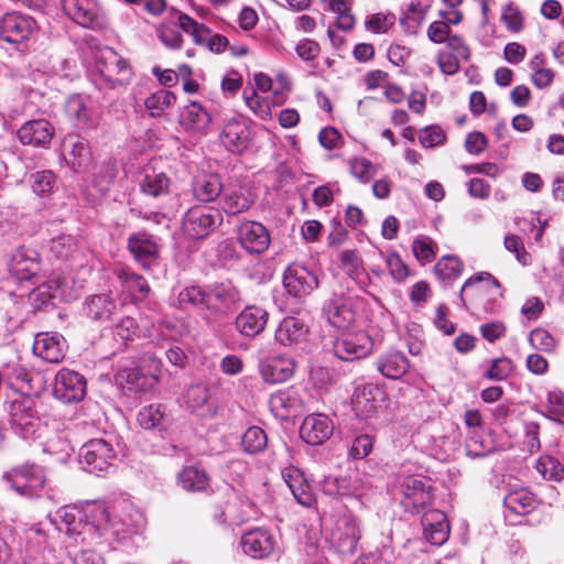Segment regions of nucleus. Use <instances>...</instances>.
<instances>
[{"instance_id":"1","label":"nucleus","mask_w":564,"mask_h":564,"mask_svg":"<svg viewBox=\"0 0 564 564\" xmlns=\"http://www.w3.org/2000/svg\"><path fill=\"white\" fill-rule=\"evenodd\" d=\"M95 66L100 84L107 89L126 86L133 76L132 66L129 61L109 46L96 50Z\"/></svg>"},{"instance_id":"2","label":"nucleus","mask_w":564,"mask_h":564,"mask_svg":"<svg viewBox=\"0 0 564 564\" xmlns=\"http://www.w3.org/2000/svg\"><path fill=\"white\" fill-rule=\"evenodd\" d=\"M224 221L219 209L204 205L192 206L183 216V231L192 239L208 237Z\"/></svg>"},{"instance_id":"3","label":"nucleus","mask_w":564,"mask_h":564,"mask_svg":"<svg viewBox=\"0 0 564 564\" xmlns=\"http://www.w3.org/2000/svg\"><path fill=\"white\" fill-rule=\"evenodd\" d=\"M318 285L317 274L300 263L290 264L283 272L284 290L299 302L305 301Z\"/></svg>"},{"instance_id":"4","label":"nucleus","mask_w":564,"mask_h":564,"mask_svg":"<svg viewBox=\"0 0 564 564\" xmlns=\"http://www.w3.org/2000/svg\"><path fill=\"white\" fill-rule=\"evenodd\" d=\"M79 457L88 473L100 476L112 467L116 452L105 440L94 438L82 446Z\"/></svg>"},{"instance_id":"5","label":"nucleus","mask_w":564,"mask_h":564,"mask_svg":"<svg viewBox=\"0 0 564 564\" xmlns=\"http://www.w3.org/2000/svg\"><path fill=\"white\" fill-rule=\"evenodd\" d=\"M241 302V291L230 280L217 282L207 288V311L213 315L231 313Z\"/></svg>"},{"instance_id":"6","label":"nucleus","mask_w":564,"mask_h":564,"mask_svg":"<svg viewBox=\"0 0 564 564\" xmlns=\"http://www.w3.org/2000/svg\"><path fill=\"white\" fill-rule=\"evenodd\" d=\"M180 28L185 33L189 34L195 44L205 46L213 53H223L229 42L228 39L221 34L214 33L209 28L204 24L197 23L188 14L175 11Z\"/></svg>"},{"instance_id":"7","label":"nucleus","mask_w":564,"mask_h":564,"mask_svg":"<svg viewBox=\"0 0 564 564\" xmlns=\"http://www.w3.org/2000/svg\"><path fill=\"white\" fill-rule=\"evenodd\" d=\"M402 505L411 513H421L433 503L431 487L421 476H406L401 484Z\"/></svg>"},{"instance_id":"8","label":"nucleus","mask_w":564,"mask_h":564,"mask_svg":"<svg viewBox=\"0 0 564 564\" xmlns=\"http://www.w3.org/2000/svg\"><path fill=\"white\" fill-rule=\"evenodd\" d=\"M465 291L471 292L473 301H479L481 297H487V302L489 304L495 303L497 299L502 297L500 282L489 272L477 273L465 281L459 292V300L464 307H466V300L464 296Z\"/></svg>"},{"instance_id":"9","label":"nucleus","mask_w":564,"mask_h":564,"mask_svg":"<svg viewBox=\"0 0 564 564\" xmlns=\"http://www.w3.org/2000/svg\"><path fill=\"white\" fill-rule=\"evenodd\" d=\"M361 535L360 521L352 514H344L336 522L332 540L340 554L352 555Z\"/></svg>"},{"instance_id":"10","label":"nucleus","mask_w":564,"mask_h":564,"mask_svg":"<svg viewBox=\"0 0 564 564\" xmlns=\"http://www.w3.org/2000/svg\"><path fill=\"white\" fill-rule=\"evenodd\" d=\"M237 240L248 253L261 254L269 249L271 237L263 224L256 220H243L237 227Z\"/></svg>"},{"instance_id":"11","label":"nucleus","mask_w":564,"mask_h":564,"mask_svg":"<svg viewBox=\"0 0 564 564\" xmlns=\"http://www.w3.org/2000/svg\"><path fill=\"white\" fill-rule=\"evenodd\" d=\"M254 204L249 188L240 183H227L219 198V210L227 216H238L248 212Z\"/></svg>"},{"instance_id":"12","label":"nucleus","mask_w":564,"mask_h":564,"mask_svg":"<svg viewBox=\"0 0 564 564\" xmlns=\"http://www.w3.org/2000/svg\"><path fill=\"white\" fill-rule=\"evenodd\" d=\"M86 393V380L75 370L61 369L55 377L54 394L64 403L79 402Z\"/></svg>"},{"instance_id":"13","label":"nucleus","mask_w":564,"mask_h":564,"mask_svg":"<svg viewBox=\"0 0 564 564\" xmlns=\"http://www.w3.org/2000/svg\"><path fill=\"white\" fill-rule=\"evenodd\" d=\"M127 248L133 256V259L140 263L144 270H149L156 263L160 248L154 240L153 235L142 230L133 232L127 240Z\"/></svg>"},{"instance_id":"14","label":"nucleus","mask_w":564,"mask_h":564,"mask_svg":"<svg viewBox=\"0 0 564 564\" xmlns=\"http://www.w3.org/2000/svg\"><path fill=\"white\" fill-rule=\"evenodd\" d=\"M372 347L373 343L366 333L346 334L334 343V354L341 360L354 361L367 357Z\"/></svg>"},{"instance_id":"15","label":"nucleus","mask_w":564,"mask_h":564,"mask_svg":"<svg viewBox=\"0 0 564 564\" xmlns=\"http://www.w3.org/2000/svg\"><path fill=\"white\" fill-rule=\"evenodd\" d=\"M48 518L59 532L65 533L68 545L76 546L84 542V532L88 524L74 508H59L54 517L48 516Z\"/></svg>"},{"instance_id":"16","label":"nucleus","mask_w":564,"mask_h":564,"mask_svg":"<svg viewBox=\"0 0 564 564\" xmlns=\"http://www.w3.org/2000/svg\"><path fill=\"white\" fill-rule=\"evenodd\" d=\"M152 370L144 373L141 368H128L122 371L120 377L124 379L128 390L133 392H143L152 389L159 382L161 376V360L155 357L144 359Z\"/></svg>"},{"instance_id":"17","label":"nucleus","mask_w":564,"mask_h":564,"mask_svg":"<svg viewBox=\"0 0 564 564\" xmlns=\"http://www.w3.org/2000/svg\"><path fill=\"white\" fill-rule=\"evenodd\" d=\"M54 126L45 119H33L23 123L17 131L23 145L47 148L54 137Z\"/></svg>"},{"instance_id":"18","label":"nucleus","mask_w":564,"mask_h":564,"mask_svg":"<svg viewBox=\"0 0 564 564\" xmlns=\"http://www.w3.org/2000/svg\"><path fill=\"white\" fill-rule=\"evenodd\" d=\"M333 421L325 414L307 415L300 427L301 438L313 446L322 445L333 435Z\"/></svg>"},{"instance_id":"19","label":"nucleus","mask_w":564,"mask_h":564,"mask_svg":"<svg viewBox=\"0 0 564 564\" xmlns=\"http://www.w3.org/2000/svg\"><path fill=\"white\" fill-rule=\"evenodd\" d=\"M422 512L421 524L424 539L433 545H443L451 533L446 514L437 509H429Z\"/></svg>"},{"instance_id":"20","label":"nucleus","mask_w":564,"mask_h":564,"mask_svg":"<svg viewBox=\"0 0 564 564\" xmlns=\"http://www.w3.org/2000/svg\"><path fill=\"white\" fill-rule=\"evenodd\" d=\"M33 24L29 17L17 12L6 13L0 21V37L11 44L22 43L32 33Z\"/></svg>"},{"instance_id":"21","label":"nucleus","mask_w":564,"mask_h":564,"mask_svg":"<svg viewBox=\"0 0 564 564\" xmlns=\"http://www.w3.org/2000/svg\"><path fill=\"white\" fill-rule=\"evenodd\" d=\"M384 392L373 383L358 387L352 395V409L358 416L370 417L381 406Z\"/></svg>"},{"instance_id":"22","label":"nucleus","mask_w":564,"mask_h":564,"mask_svg":"<svg viewBox=\"0 0 564 564\" xmlns=\"http://www.w3.org/2000/svg\"><path fill=\"white\" fill-rule=\"evenodd\" d=\"M328 322L338 329H347L354 325L357 312L354 299L344 294H334L326 307Z\"/></svg>"},{"instance_id":"23","label":"nucleus","mask_w":564,"mask_h":564,"mask_svg":"<svg viewBox=\"0 0 564 564\" xmlns=\"http://www.w3.org/2000/svg\"><path fill=\"white\" fill-rule=\"evenodd\" d=\"M241 546L245 554L253 558H264L273 553L275 540L270 531L257 528L241 536Z\"/></svg>"},{"instance_id":"24","label":"nucleus","mask_w":564,"mask_h":564,"mask_svg":"<svg viewBox=\"0 0 564 564\" xmlns=\"http://www.w3.org/2000/svg\"><path fill=\"white\" fill-rule=\"evenodd\" d=\"M64 12L77 24L99 29L105 25V18L95 2H62Z\"/></svg>"},{"instance_id":"25","label":"nucleus","mask_w":564,"mask_h":564,"mask_svg":"<svg viewBox=\"0 0 564 564\" xmlns=\"http://www.w3.org/2000/svg\"><path fill=\"white\" fill-rule=\"evenodd\" d=\"M259 370L263 381L269 384H276L293 377L295 364L290 358L272 356L260 362Z\"/></svg>"},{"instance_id":"26","label":"nucleus","mask_w":564,"mask_h":564,"mask_svg":"<svg viewBox=\"0 0 564 564\" xmlns=\"http://www.w3.org/2000/svg\"><path fill=\"white\" fill-rule=\"evenodd\" d=\"M35 402L30 397L18 399L10 405V423L24 433H32L40 421L34 408Z\"/></svg>"},{"instance_id":"27","label":"nucleus","mask_w":564,"mask_h":564,"mask_svg":"<svg viewBox=\"0 0 564 564\" xmlns=\"http://www.w3.org/2000/svg\"><path fill=\"white\" fill-rule=\"evenodd\" d=\"M304 406V401L293 388L279 390L270 398V408L280 417L295 416Z\"/></svg>"},{"instance_id":"28","label":"nucleus","mask_w":564,"mask_h":564,"mask_svg":"<svg viewBox=\"0 0 564 564\" xmlns=\"http://www.w3.org/2000/svg\"><path fill=\"white\" fill-rule=\"evenodd\" d=\"M33 351L47 362L58 364L65 358V340L48 333L39 334L33 344Z\"/></svg>"},{"instance_id":"29","label":"nucleus","mask_w":564,"mask_h":564,"mask_svg":"<svg viewBox=\"0 0 564 564\" xmlns=\"http://www.w3.org/2000/svg\"><path fill=\"white\" fill-rule=\"evenodd\" d=\"M268 313L259 306H247L236 318L237 329L245 336L260 334L268 323Z\"/></svg>"},{"instance_id":"30","label":"nucleus","mask_w":564,"mask_h":564,"mask_svg":"<svg viewBox=\"0 0 564 564\" xmlns=\"http://www.w3.org/2000/svg\"><path fill=\"white\" fill-rule=\"evenodd\" d=\"M225 185L219 174H204L194 181L193 195L200 203H213L220 198Z\"/></svg>"},{"instance_id":"31","label":"nucleus","mask_w":564,"mask_h":564,"mask_svg":"<svg viewBox=\"0 0 564 564\" xmlns=\"http://www.w3.org/2000/svg\"><path fill=\"white\" fill-rule=\"evenodd\" d=\"M248 129L246 124L236 119H229L220 134L224 145L232 153H240L248 147Z\"/></svg>"},{"instance_id":"32","label":"nucleus","mask_w":564,"mask_h":564,"mask_svg":"<svg viewBox=\"0 0 564 564\" xmlns=\"http://www.w3.org/2000/svg\"><path fill=\"white\" fill-rule=\"evenodd\" d=\"M117 302L111 291L94 294L86 301L87 315L95 321H109L117 311Z\"/></svg>"},{"instance_id":"33","label":"nucleus","mask_w":564,"mask_h":564,"mask_svg":"<svg viewBox=\"0 0 564 564\" xmlns=\"http://www.w3.org/2000/svg\"><path fill=\"white\" fill-rule=\"evenodd\" d=\"M503 506L510 514L525 516L538 506L536 496L525 488L511 490L505 496Z\"/></svg>"},{"instance_id":"34","label":"nucleus","mask_w":564,"mask_h":564,"mask_svg":"<svg viewBox=\"0 0 564 564\" xmlns=\"http://www.w3.org/2000/svg\"><path fill=\"white\" fill-rule=\"evenodd\" d=\"M307 326L296 317H285L275 329V339L283 346L299 343L307 334Z\"/></svg>"},{"instance_id":"35","label":"nucleus","mask_w":564,"mask_h":564,"mask_svg":"<svg viewBox=\"0 0 564 564\" xmlns=\"http://www.w3.org/2000/svg\"><path fill=\"white\" fill-rule=\"evenodd\" d=\"M212 121L209 112L196 101L185 106L180 113L178 123L186 130L202 131Z\"/></svg>"},{"instance_id":"36","label":"nucleus","mask_w":564,"mask_h":564,"mask_svg":"<svg viewBox=\"0 0 564 564\" xmlns=\"http://www.w3.org/2000/svg\"><path fill=\"white\" fill-rule=\"evenodd\" d=\"M408 358L400 351H390L377 360V369L389 379H400L409 370Z\"/></svg>"},{"instance_id":"37","label":"nucleus","mask_w":564,"mask_h":564,"mask_svg":"<svg viewBox=\"0 0 564 564\" xmlns=\"http://www.w3.org/2000/svg\"><path fill=\"white\" fill-rule=\"evenodd\" d=\"M171 186L170 177L162 171L145 169L143 178L140 182L141 193L151 197H160L169 194Z\"/></svg>"},{"instance_id":"38","label":"nucleus","mask_w":564,"mask_h":564,"mask_svg":"<svg viewBox=\"0 0 564 564\" xmlns=\"http://www.w3.org/2000/svg\"><path fill=\"white\" fill-rule=\"evenodd\" d=\"M358 476H328L323 481V490L329 496H359L361 494Z\"/></svg>"},{"instance_id":"39","label":"nucleus","mask_w":564,"mask_h":564,"mask_svg":"<svg viewBox=\"0 0 564 564\" xmlns=\"http://www.w3.org/2000/svg\"><path fill=\"white\" fill-rule=\"evenodd\" d=\"M113 273L133 299L141 301L149 294L150 286L142 275L129 268H118Z\"/></svg>"},{"instance_id":"40","label":"nucleus","mask_w":564,"mask_h":564,"mask_svg":"<svg viewBox=\"0 0 564 564\" xmlns=\"http://www.w3.org/2000/svg\"><path fill=\"white\" fill-rule=\"evenodd\" d=\"M178 484L186 491L203 492L209 487L210 478L197 466H185L177 475Z\"/></svg>"},{"instance_id":"41","label":"nucleus","mask_w":564,"mask_h":564,"mask_svg":"<svg viewBox=\"0 0 564 564\" xmlns=\"http://www.w3.org/2000/svg\"><path fill=\"white\" fill-rule=\"evenodd\" d=\"M175 11H177L174 8H171V21L170 22H161L156 26V34L160 41L170 50H181L183 46V35L180 30V22L177 20V17L175 14Z\"/></svg>"},{"instance_id":"42","label":"nucleus","mask_w":564,"mask_h":564,"mask_svg":"<svg viewBox=\"0 0 564 564\" xmlns=\"http://www.w3.org/2000/svg\"><path fill=\"white\" fill-rule=\"evenodd\" d=\"M65 115L78 128H87L91 123V110L82 95H72L66 100Z\"/></svg>"},{"instance_id":"43","label":"nucleus","mask_w":564,"mask_h":564,"mask_svg":"<svg viewBox=\"0 0 564 564\" xmlns=\"http://www.w3.org/2000/svg\"><path fill=\"white\" fill-rule=\"evenodd\" d=\"M137 420L142 429L152 430L163 427L170 420V413L164 404H149L139 411Z\"/></svg>"},{"instance_id":"44","label":"nucleus","mask_w":564,"mask_h":564,"mask_svg":"<svg viewBox=\"0 0 564 564\" xmlns=\"http://www.w3.org/2000/svg\"><path fill=\"white\" fill-rule=\"evenodd\" d=\"M64 148H69L67 162L75 172L82 171L90 162V150L85 140L68 138L64 141Z\"/></svg>"},{"instance_id":"45","label":"nucleus","mask_w":564,"mask_h":564,"mask_svg":"<svg viewBox=\"0 0 564 564\" xmlns=\"http://www.w3.org/2000/svg\"><path fill=\"white\" fill-rule=\"evenodd\" d=\"M4 478L8 481H23L24 484H30L33 487H44L46 481L43 470L35 465H22L14 467L4 476Z\"/></svg>"},{"instance_id":"46","label":"nucleus","mask_w":564,"mask_h":564,"mask_svg":"<svg viewBox=\"0 0 564 564\" xmlns=\"http://www.w3.org/2000/svg\"><path fill=\"white\" fill-rule=\"evenodd\" d=\"M185 400L187 405L200 415L212 413V406L208 403L209 391L208 388L203 383H196L189 386L186 391Z\"/></svg>"},{"instance_id":"47","label":"nucleus","mask_w":564,"mask_h":564,"mask_svg":"<svg viewBox=\"0 0 564 564\" xmlns=\"http://www.w3.org/2000/svg\"><path fill=\"white\" fill-rule=\"evenodd\" d=\"M77 251V241L70 235L62 234L48 242V252L57 260H69Z\"/></svg>"},{"instance_id":"48","label":"nucleus","mask_w":564,"mask_h":564,"mask_svg":"<svg viewBox=\"0 0 564 564\" xmlns=\"http://www.w3.org/2000/svg\"><path fill=\"white\" fill-rule=\"evenodd\" d=\"M176 102L174 93L166 89H159L144 100V107L151 117H160L163 112Z\"/></svg>"},{"instance_id":"49","label":"nucleus","mask_w":564,"mask_h":564,"mask_svg":"<svg viewBox=\"0 0 564 564\" xmlns=\"http://www.w3.org/2000/svg\"><path fill=\"white\" fill-rule=\"evenodd\" d=\"M9 369V378L12 380V384L15 386L20 393L30 397L31 394H36L39 392L40 389L34 387L33 377L26 367L20 364H14L10 366Z\"/></svg>"},{"instance_id":"50","label":"nucleus","mask_w":564,"mask_h":564,"mask_svg":"<svg viewBox=\"0 0 564 564\" xmlns=\"http://www.w3.org/2000/svg\"><path fill=\"white\" fill-rule=\"evenodd\" d=\"M433 270L437 279L453 280L463 273L464 263L456 256H444L438 259Z\"/></svg>"},{"instance_id":"51","label":"nucleus","mask_w":564,"mask_h":564,"mask_svg":"<svg viewBox=\"0 0 564 564\" xmlns=\"http://www.w3.org/2000/svg\"><path fill=\"white\" fill-rule=\"evenodd\" d=\"M535 468L545 480L556 482L564 480V467L561 462L553 456H541L536 460Z\"/></svg>"},{"instance_id":"52","label":"nucleus","mask_w":564,"mask_h":564,"mask_svg":"<svg viewBox=\"0 0 564 564\" xmlns=\"http://www.w3.org/2000/svg\"><path fill=\"white\" fill-rule=\"evenodd\" d=\"M241 445L246 453L259 454L268 445V436L259 426L249 427L241 437Z\"/></svg>"},{"instance_id":"53","label":"nucleus","mask_w":564,"mask_h":564,"mask_svg":"<svg viewBox=\"0 0 564 564\" xmlns=\"http://www.w3.org/2000/svg\"><path fill=\"white\" fill-rule=\"evenodd\" d=\"M437 249V243L429 236H419L412 243L413 254L421 264L432 262L436 258Z\"/></svg>"},{"instance_id":"54","label":"nucleus","mask_w":564,"mask_h":564,"mask_svg":"<svg viewBox=\"0 0 564 564\" xmlns=\"http://www.w3.org/2000/svg\"><path fill=\"white\" fill-rule=\"evenodd\" d=\"M177 299L181 306L191 305L197 310L207 311V289L198 285L187 286L178 293Z\"/></svg>"},{"instance_id":"55","label":"nucleus","mask_w":564,"mask_h":564,"mask_svg":"<svg viewBox=\"0 0 564 564\" xmlns=\"http://www.w3.org/2000/svg\"><path fill=\"white\" fill-rule=\"evenodd\" d=\"M530 345L546 354L554 352L557 346L556 339L553 335L542 327L534 328L529 335Z\"/></svg>"},{"instance_id":"56","label":"nucleus","mask_w":564,"mask_h":564,"mask_svg":"<svg viewBox=\"0 0 564 564\" xmlns=\"http://www.w3.org/2000/svg\"><path fill=\"white\" fill-rule=\"evenodd\" d=\"M350 173L361 183H369L377 174V167L366 158H352L348 162Z\"/></svg>"},{"instance_id":"57","label":"nucleus","mask_w":564,"mask_h":564,"mask_svg":"<svg viewBox=\"0 0 564 564\" xmlns=\"http://www.w3.org/2000/svg\"><path fill=\"white\" fill-rule=\"evenodd\" d=\"M328 9L336 14V26L338 29L350 31L355 26L356 21L349 2H328Z\"/></svg>"},{"instance_id":"58","label":"nucleus","mask_w":564,"mask_h":564,"mask_svg":"<svg viewBox=\"0 0 564 564\" xmlns=\"http://www.w3.org/2000/svg\"><path fill=\"white\" fill-rule=\"evenodd\" d=\"M513 369L511 359L507 357L496 358L491 361L489 369L484 373V377L492 381L506 380Z\"/></svg>"},{"instance_id":"59","label":"nucleus","mask_w":564,"mask_h":564,"mask_svg":"<svg viewBox=\"0 0 564 564\" xmlns=\"http://www.w3.org/2000/svg\"><path fill=\"white\" fill-rule=\"evenodd\" d=\"M117 174L118 170L115 162H102L97 166V171L95 173L94 178L95 185L98 186L100 189L106 191L108 189L109 185L115 181Z\"/></svg>"},{"instance_id":"60","label":"nucleus","mask_w":564,"mask_h":564,"mask_svg":"<svg viewBox=\"0 0 564 564\" xmlns=\"http://www.w3.org/2000/svg\"><path fill=\"white\" fill-rule=\"evenodd\" d=\"M32 188L37 196H47L53 192L55 175L51 171H40L32 174Z\"/></svg>"},{"instance_id":"61","label":"nucleus","mask_w":564,"mask_h":564,"mask_svg":"<svg viewBox=\"0 0 564 564\" xmlns=\"http://www.w3.org/2000/svg\"><path fill=\"white\" fill-rule=\"evenodd\" d=\"M395 23V15L392 13H373L366 21L365 26L372 33H386Z\"/></svg>"},{"instance_id":"62","label":"nucleus","mask_w":564,"mask_h":564,"mask_svg":"<svg viewBox=\"0 0 564 564\" xmlns=\"http://www.w3.org/2000/svg\"><path fill=\"white\" fill-rule=\"evenodd\" d=\"M386 263L390 275L395 282H403L410 275L409 267L401 259L398 252L388 254Z\"/></svg>"},{"instance_id":"63","label":"nucleus","mask_w":564,"mask_h":564,"mask_svg":"<svg viewBox=\"0 0 564 564\" xmlns=\"http://www.w3.org/2000/svg\"><path fill=\"white\" fill-rule=\"evenodd\" d=\"M245 101L250 110L259 118L265 120L271 118V107L267 99L260 97L256 90L251 95H245Z\"/></svg>"},{"instance_id":"64","label":"nucleus","mask_w":564,"mask_h":564,"mask_svg":"<svg viewBox=\"0 0 564 564\" xmlns=\"http://www.w3.org/2000/svg\"><path fill=\"white\" fill-rule=\"evenodd\" d=\"M501 18L507 29L512 33H518L523 29V15L521 11L512 4H508L503 9Z\"/></svg>"}]
</instances>
